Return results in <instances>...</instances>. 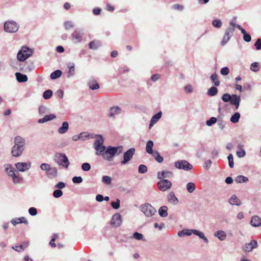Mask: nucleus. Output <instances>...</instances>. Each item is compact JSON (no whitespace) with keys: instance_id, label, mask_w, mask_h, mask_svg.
Segmentation results:
<instances>
[{"instance_id":"nucleus-1","label":"nucleus","mask_w":261,"mask_h":261,"mask_svg":"<svg viewBox=\"0 0 261 261\" xmlns=\"http://www.w3.org/2000/svg\"><path fill=\"white\" fill-rule=\"evenodd\" d=\"M25 141L23 138L19 136H17L14 138V145L12 147L11 153L13 156H19L23 149Z\"/></svg>"},{"instance_id":"nucleus-2","label":"nucleus","mask_w":261,"mask_h":261,"mask_svg":"<svg viewBox=\"0 0 261 261\" xmlns=\"http://www.w3.org/2000/svg\"><path fill=\"white\" fill-rule=\"evenodd\" d=\"M123 148L120 147H112L109 146L106 151L102 154V158L107 161H111L115 154H119L122 152Z\"/></svg>"},{"instance_id":"nucleus-3","label":"nucleus","mask_w":261,"mask_h":261,"mask_svg":"<svg viewBox=\"0 0 261 261\" xmlns=\"http://www.w3.org/2000/svg\"><path fill=\"white\" fill-rule=\"evenodd\" d=\"M55 161L60 165L68 168L70 163L67 156L63 153H57L55 155Z\"/></svg>"},{"instance_id":"nucleus-4","label":"nucleus","mask_w":261,"mask_h":261,"mask_svg":"<svg viewBox=\"0 0 261 261\" xmlns=\"http://www.w3.org/2000/svg\"><path fill=\"white\" fill-rule=\"evenodd\" d=\"M31 50L27 47H22L17 54V59L20 61H23L32 55Z\"/></svg>"},{"instance_id":"nucleus-5","label":"nucleus","mask_w":261,"mask_h":261,"mask_svg":"<svg viewBox=\"0 0 261 261\" xmlns=\"http://www.w3.org/2000/svg\"><path fill=\"white\" fill-rule=\"evenodd\" d=\"M174 166L176 168L189 171L192 169V165L186 160L178 161L175 162Z\"/></svg>"},{"instance_id":"nucleus-6","label":"nucleus","mask_w":261,"mask_h":261,"mask_svg":"<svg viewBox=\"0 0 261 261\" xmlns=\"http://www.w3.org/2000/svg\"><path fill=\"white\" fill-rule=\"evenodd\" d=\"M141 210L147 217H151L156 212L155 208L149 203L142 205Z\"/></svg>"},{"instance_id":"nucleus-7","label":"nucleus","mask_w":261,"mask_h":261,"mask_svg":"<svg viewBox=\"0 0 261 261\" xmlns=\"http://www.w3.org/2000/svg\"><path fill=\"white\" fill-rule=\"evenodd\" d=\"M4 30L6 32L13 33L18 30V26L14 22H6L4 24Z\"/></svg>"},{"instance_id":"nucleus-8","label":"nucleus","mask_w":261,"mask_h":261,"mask_svg":"<svg viewBox=\"0 0 261 261\" xmlns=\"http://www.w3.org/2000/svg\"><path fill=\"white\" fill-rule=\"evenodd\" d=\"M234 29L232 27H228L225 31L224 36L221 41V44L224 45L229 40L230 37L232 36Z\"/></svg>"},{"instance_id":"nucleus-9","label":"nucleus","mask_w":261,"mask_h":261,"mask_svg":"<svg viewBox=\"0 0 261 261\" xmlns=\"http://www.w3.org/2000/svg\"><path fill=\"white\" fill-rule=\"evenodd\" d=\"M171 182L167 179H162L158 183V187L162 191H166L171 187Z\"/></svg>"},{"instance_id":"nucleus-10","label":"nucleus","mask_w":261,"mask_h":261,"mask_svg":"<svg viewBox=\"0 0 261 261\" xmlns=\"http://www.w3.org/2000/svg\"><path fill=\"white\" fill-rule=\"evenodd\" d=\"M135 150L134 148H130L127 151L124 152L123 155V160L121 162V164H125L129 161L135 153Z\"/></svg>"},{"instance_id":"nucleus-11","label":"nucleus","mask_w":261,"mask_h":261,"mask_svg":"<svg viewBox=\"0 0 261 261\" xmlns=\"http://www.w3.org/2000/svg\"><path fill=\"white\" fill-rule=\"evenodd\" d=\"M257 247V241L252 240L249 243H246L243 248V250L245 252H249L253 249L256 248Z\"/></svg>"},{"instance_id":"nucleus-12","label":"nucleus","mask_w":261,"mask_h":261,"mask_svg":"<svg viewBox=\"0 0 261 261\" xmlns=\"http://www.w3.org/2000/svg\"><path fill=\"white\" fill-rule=\"evenodd\" d=\"M121 217L119 214H115L112 217L111 224L115 227H118L121 223Z\"/></svg>"},{"instance_id":"nucleus-13","label":"nucleus","mask_w":261,"mask_h":261,"mask_svg":"<svg viewBox=\"0 0 261 261\" xmlns=\"http://www.w3.org/2000/svg\"><path fill=\"white\" fill-rule=\"evenodd\" d=\"M240 101V96H238L236 94L232 95V98L230 100V103L231 105L234 106L236 109H238L239 108Z\"/></svg>"},{"instance_id":"nucleus-14","label":"nucleus","mask_w":261,"mask_h":261,"mask_svg":"<svg viewBox=\"0 0 261 261\" xmlns=\"http://www.w3.org/2000/svg\"><path fill=\"white\" fill-rule=\"evenodd\" d=\"M15 166L18 170L23 172L30 168L31 164L27 163H18L15 164Z\"/></svg>"},{"instance_id":"nucleus-15","label":"nucleus","mask_w":261,"mask_h":261,"mask_svg":"<svg viewBox=\"0 0 261 261\" xmlns=\"http://www.w3.org/2000/svg\"><path fill=\"white\" fill-rule=\"evenodd\" d=\"M72 40L75 43H79L82 40V34L80 31H75L72 35Z\"/></svg>"},{"instance_id":"nucleus-16","label":"nucleus","mask_w":261,"mask_h":261,"mask_svg":"<svg viewBox=\"0 0 261 261\" xmlns=\"http://www.w3.org/2000/svg\"><path fill=\"white\" fill-rule=\"evenodd\" d=\"M11 223L13 224V226H15L16 224L20 223H24L25 224H28V221L25 217H22L12 219L11 220Z\"/></svg>"},{"instance_id":"nucleus-17","label":"nucleus","mask_w":261,"mask_h":261,"mask_svg":"<svg viewBox=\"0 0 261 261\" xmlns=\"http://www.w3.org/2000/svg\"><path fill=\"white\" fill-rule=\"evenodd\" d=\"M173 176V173L169 171H163L159 172L158 173V178L164 179V178H170Z\"/></svg>"},{"instance_id":"nucleus-18","label":"nucleus","mask_w":261,"mask_h":261,"mask_svg":"<svg viewBox=\"0 0 261 261\" xmlns=\"http://www.w3.org/2000/svg\"><path fill=\"white\" fill-rule=\"evenodd\" d=\"M250 223L254 227H258L261 225V218L258 216H254L252 218Z\"/></svg>"},{"instance_id":"nucleus-19","label":"nucleus","mask_w":261,"mask_h":261,"mask_svg":"<svg viewBox=\"0 0 261 261\" xmlns=\"http://www.w3.org/2000/svg\"><path fill=\"white\" fill-rule=\"evenodd\" d=\"M56 116L55 114H51L45 115L43 118L38 120V122L39 123H43L48 121L51 120L56 118Z\"/></svg>"},{"instance_id":"nucleus-20","label":"nucleus","mask_w":261,"mask_h":261,"mask_svg":"<svg viewBox=\"0 0 261 261\" xmlns=\"http://www.w3.org/2000/svg\"><path fill=\"white\" fill-rule=\"evenodd\" d=\"M162 116V112H160L154 115L151 118L149 124V128H150L155 123H156Z\"/></svg>"},{"instance_id":"nucleus-21","label":"nucleus","mask_w":261,"mask_h":261,"mask_svg":"<svg viewBox=\"0 0 261 261\" xmlns=\"http://www.w3.org/2000/svg\"><path fill=\"white\" fill-rule=\"evenodd\" d=\"M88 85L91 90H97L99 88V84L95 80H90L88 83Z\"/></svg>"},{"instance_id":"nucleus-22","label":"nucleus","mask_w":261,"mask_h":261,"mask_svg":"<svg viewBox=\"0 0 261 261\" xmlns=\"http://www.w3.org/2000/svg\"><path fill=\"white\" fill-rule=\"evenodd\" d=\"M168 200L170 203L173 204H176L178 202L177 198L173 192H170L168 194Z\"/></svg>"},{"instance_id":"nucleus-23","label":"nucleus","mask_w":261,"mask_h":261,"mask_svg":"<svg viewBox=\"0 0 261 261\" xmlns=\"http://www.w3.org/2000/svg\"><path fill=\"white\" fill-rule=\"evenodd\" d=\"M15 75L17 80L19 82H25L28 80V77L25 74H21L19 72H16L15 73Z\"/></svg>"},{"instance_id":"nucleus-24","label":"nucleus","mask_w":261,"mask_h":261,"mask_svg":"<svg viewBox=\"0 0 261 261\" xmlns=\"http://www.w3.org/2000/svg\"><path fill=\"white\" fill-rule=\"evenodd\" d=\"M229 203L232 205H240L242 202L235 195H233L229 199Z\"/></svg>"},{"instance_id":"nucleus-25","label":"nucleus","mask_w":261,"mask_h":261,"mask_svg":"<svg viewBox=\"0 0 261 261\" xmlns=\"http://www.w3.org/2000/svg\"><path fill=\"white\" fill-rule=\"evenodd\" d=\"M110 111V112L109 116L110 117H114L116 114H118L120 113L121 109L118 107H114L111 108Z\"/></svg>"},{"instance_id":"nucleus-26","label":"nucleus","mask_w":261,"mask_h":261,"mask_svg":"<svg viewBox=\"0 0 261 261\" xmlns=\"http://www.w3.org/2000/svg\"><path fill=\"white\" fill-rule=\"evenodd\" d=\"M215 236L221 241H223L226 238V233L222 230H219L215 233Z\"/></svg>"},{"instance_id":"nucleus-27","label":"nucleus","mask_w":261,"mask_h":261,"mask_svg":"<svg viewBox=\"0 0 261 261\" xmlns=\"http://www.w3.org/2000/svg\"><path fill=\"white\" fill-rule=\"evenodd\" d=\"M153 146V142L151 140H149L147 142L146 146V152L149 154L153 153L152 147Z\"/></svg>"},{"instance_id":"nucleus-28","label":"nucleus","mask_w":261,"mask_h":261,"mask_svg":"<svg viewBox=\"0 0 261 261\" xmlns=\"http://www.w3.org/2000/svg\"><path fill=\"white\" fill-rule=\"evenodd\" d=\"M68 123L67 122H64L62 124V126L60 127L58 129V132L60 134H64L68 129Z\"/></svg>"},{"instance_id":"nucleus-29","label":"nucleus","mask_w":261,"mask_h":261,"mask_svg":"<svg viewBox=\"0 0 261 261\" xmlns=\"http://www.w3.org/2000/svg\"><path fill=\"white\" fill-rule=\"evenodd\" d=\"M168 207L166 206H163L159 210V215L162 217H165L167 216Z\"/></svg>"},{"instance_id":"nucleus-30","label":"nucleus","mask_w":261,"mask_h":261,"mask_svg":"<svg viewBox=\"0 0 261 261\" xmlns=\"http://www.w3.org/2000/svg\"><path fill=\"white\" fill-rule=\"evenodd\" d=\"M211 80L213 82L215 86H219L220 85V83L218 80V75L216 73L211 75Z\"/></svg>"},{"instance_id":"nucleus-31","label":"nucleus","mask_w":261,"mask_h":261,"mask_svg":"<svg viewBox=\"0 0 261 261\" xmlns=\"http://www.w3.org/2000/svg\"><path fill=\"white\" fill-rule=\"evenodd\" d=\"M62 75V71L59 70H57L52 72L50 75V79L55 80L60 77Z\"/></svg>"},{"instance_id":"nucleus-32","label":"nucleus","mask_w":261,"mask_h":261,"mask_svg":"<svg viewBox=\"0 0 261 261\" xmlns=\"http://www.w3.org/2000/svg\"><path fill=\"white\" fill-rule=\"evenodd\" d=\"M218 90L215 87H212L207 91V94L211 96H214L217 94Z\"/></svg>"},{"instance_id":"nucleus-33","label":"nucleus","mask_w":261,"mask_h":261,"mask_svg":"<svg viewBox=\"0 0 261 261\" xmlns=\"http://www.w3.org/2000/svg\"><path fill=\"white\" fill-rule=\"evenodd\" d=\"M103 143V138L101 136L98 137L94 143V148H96L97 147H99L100 146L102 145Z\"/></svg>"},{"instance_id":"nucleus-34","label":"nucleus","mask_w":261,"mask_h":261,"mask_svg":"<svg viewBox=\"0 0 261 261\" xmlns=\"http://www.w3.org/2000/svg\"><path fill=\"white\" fill-rule=\"evenodd\" d=\"M248 180L247 177L243 176V175H239L234 179V181L237 183H241L246 182Z\"/></svg>"},{"instance_id":"nucleus-35","label":"nucleus","mask_w":261,"mask_h":261,"mask_svg":"<svg viewBox=\"0 0 261 261\" xmlns=\"http://www.w3.org/2000/svg\"><path fill=\"white\" fill-rule=\"evenodd\" d=\"M99 46V42L96 41H92L89 44V47L91 49H97Z\"/></svg>"},{"instance_id":"nucleus-36","label":"nucleus","mask_w":261,"mask_h":261,"mask_svg":"<svg viewBox=\"0 0 261 261\" xmlns=\"http://www.w3.org/2000/svg\"><path fill=\"white\" fill-rule=\"evenodd\" d=\"M152 155L158 162L160 163L163 162V158L160 155L158 151L153 152Z\"/></svg>"},{"instance_id":"nucleus-37","label":"nucleus","mask_w":261,"mask_h":261,"mask_svg":"<svg viewBox=\"0 0 261 261\" xmlns=\"http://www.w3.org/2000/svg\"><path fill=\"white\" fill-rule=\"evenodd\" d=\"M240 117V113L238 112H236L231 116L230 118V121L232 123H236L239 121Z\"/></svg>"},{"instance_id":"nucleus-38","label":"nucleus","mask_w":261,"mask_h":261,"mask_svg":"<svg viewBox=\"0 0 261 261\" xmlns=\"http://www.w3.org/2000/svg\"><path fill=\"white\" fill-rule=\"evenodd\" d=\"M187 189L188 191L191 193L195 190V186L193 182H189L187 185Z\"/></svg>"},{"instance_id":"nucleus-39","label":"nucleus","mask_w":261,"mask_h":261,"mask_svg":"<svg viewBox=\"0 0 261 261\" xmlns=\"http://www.w3.org/2000/svg\"><path fill=\"white\" fill-rule=\"evenodd\" d=\"M96 151V154L97 155H102L103 152L106 151V148L103 145H101L99 147H97L95 148Z\"/></svg>"},{"instance_id":"nucleus-40","label":"nucleus","mask_w":261,"mask_h":261,"mask_svg":"<svg viewBox=\"0 0 261 261\" xmlns=\"http://www.w3.org/2000/svg\"><path fill=\"white\" fill-rule=\"evenodd\" d=\"M192 230L186 229V230H183L181 231L178 232V234L180 237L183 236L184 235L190 236L192 234Z\"/></svg>"},{"instance_id":"nucleus-41","label":"nucleus","mask_w":261,"mask_h":261,"mask_svg":"<svg viewBox=\"0 0 261 261\" xmlns=\"http://www.w3.org/2000/svg\"><path fill=\"white\" fill-rule=\"evenodd\" d=\"M53 95V92L50 90H47L44 92L43 94V97L45 99H49Z\"/></svg>"},{"instance_id":"nucleus-42","label":"nucleus","mask_w":261,"mask_h":261,"mask_svg":"<svg viewBox=\"0 0 261 261\" xmlns=\"http://www.w3.org/2000/svg\"><path fill=\"white\" fill-rule=\"evenodd\" d=\"M57 174V169L56 167H50L48 171H47L48 175L55 176Z\"/></svg>"},{"instance_id":"nucleus-43","label":"nucleus","mask_w":261,"mask_h":261,"mask_svg":"<svg viewBox=\"0 0 261 261\" xmlns=\"http://www.w3.org/2000/svg\"><path fill=\"white\" fill-rule=\"evenodd\" d=\"M250 69L256 72L259 70V65L257 62H253L251 64L250 66Z\"/></svg>"},{"instance_id":"nucleus-44","label":"nucleus","mask_w":261,"mask_h":261,"mask_svg":"<svg viewBox=\"0 0 261 261\" xmlns=\"http://www.w3.org/2000/svg\"><path fill=\"white\" fill-rule=\"evenodd\" d=\"M232 98V95H230L229 94L225 93L222 96V99L224 102H228L230 101Z\"/></svg>"},{"instance_id":"nucleus-45","label":"nucleus","mask_w":261,"mask_h":261,"mask_svg":"<svg viewBox=\"0 0 261 261\" xmlns=\"http://www.w3.org/2000/svg\"><path fill=\"white\" fill-rule=\"evenodd\" d=\"M102 181L107 185H110L111 184L112 178L109 176L105 175L103 176Z\"/></svg>"},{"instance_id":"nucleus-46","label":"nucleus","mask_w":261,"mask_h":261,"mask_svg":"<svg viewBox=\"0 0 261 261\" xmlns=\"http://www.w3.org/2000/svg\"><path fill=\"white\" fill-rule=\"evenodd\" d=\"M212 24L214 27L220 28L222 26V22L219 19H215L213 21Z\"/></svg>"},{"instance_id":"nucleus-47","label":"nucleus","mask_w":261,"mask_h":261,"mask_svg":"<svg viewBox=\"0 0 261 261\" xmlns=\"http://www.w3.org/2000/svg\"><path fill=\"white\" fill-rule=\"evenodd\" d=\"M63 195V192L59 189V190H56L53 192V196L55 198H59L61 197Z\"/></svg>"},{"instance_id":"nucleus-48","label":"nucleus","mask_w":261,"mask_h":261,"mask_svg":"<svg viewBox=\"0 0 261 261\" xmlns=\"http://www.w3.org/2000/svg\"><path fill=\"white\" fill-rule=\"evenodd\" d=\"M120 200L118 199H116V201H113L111 202V206L114 209H118L120 206Z\"/></svg>"},{"instance_id":"nucleus-49","label":"nucleus","mask_w":261,"mask_h":261,"mask_svg":"<svg viewBox=\"0 0 261 261\" xmlns=\"http://www.w3.org/2000/svg\"><path fill=\"white\" fill-rule=\"evenodd\" d=\"M68 67L69 68V72L68 73V77H70V76L72 75L74 72V65L73 63L69 64L68 65Z\"/></svg>"},{"instance_id":"nucleus-50","label":"nucleus","mask_w":261,"mask_h":261,"mask_svg":"<svg viewBox=\"0 0 261 261\" xmlns=\"http://www.w3.org/2000/svg\"><path fill=\"white\" fill-rule=\"evenodd\" d=\"M74 24L72 22L68 21L64 23V27L66 30H70L73 28Z\"/></svg>"},{"instance_id":"nucleus-51","label":"nucleus","mask_w":261,"mask_h":261,"mask_svg":"<svg viewBox=\"0 0 261 261\" xmlns=\"http://www.w3.org/2000/svg\"><path fill=\"white\" fill-rule=\"evenodd\" d=\"M147 171V167L144 165H140L139 167L138 171L141 173H145Z\"/></svg>"},{"instance_id":"nucleus-52","label":"nucleus","mask_w":261,"mask_h":261,"mask_svg":"<svg viewBox=\"0 0 261 261\" xmlns=\"http://www.w3.org/2000/svg\"><path fill=\"white\" fill-rule=\"evenodd\" d=\"M217 121V119L215 117H211L209 120H207L206 124L208 126H211L213 124H215Z\"/></svg>"},{"instance_id":"nucleus-53","label":"nucleus","mask_w":261,"mask_h":261,"mask_svg":"<svg viewBox=\"0 0 261 261\" xmlns=\"http://www.w3.org/2000/svg\"><path fill=\"white\" fill-rule=\"evenodd\" d=\"M227 159L228 160V163H229V166L230 168H232L233 167L234 164H233V156L231 154H230L228 157Z\"/></svg>"},{"instance_id":"nucleus-54","label":"nucleus","mask_w":261,"mask_h":261,"mask_svg":"<svg viewBox=\"0 0 261 261\" xmlns=\"http://www.w3.org/2000/svg\"><path fill=\"white\" fill-rule=\"evenodd\" d=\"M82 168L84 171H88L90 169L91 166L89 163H85L82 164Z\"/></svg>"},{"instance_id":"nucleus-55","label":"nucleus","mask_w":261,"mask_h":261,"mask_svg":"<svg viewBox=\"0 0 261 261\" xmlns=\"http://www.w3.org/2000/svg\"><path fill=\"white\" fill-rule=\"evenodd\" d=\"M72 181L74 183L80 184L83 181V179L81 176H74L72 178Z\"/></svg>"},{"instance_id":"nucleus-56","label":"nucleus","mask_w":261,"mask_h":261,"mask_svg":"<svg viewBox=\"0 0 261 261\" xmlns=\"http://www.w3.org/2000/svg\"><path fill=\"white\" fill-rule=\"evenodd\" d=\"M13 181L15 184L19 183L21 180L22 178L20 177L19 176L16 175V174L14 175V176H12Z\"/></svg>"},{"instance_id":"nucleus-57","label":"nucleus","mask_w":261,"mask_h":261,"mask_svg":"<svg viewBox=\"0 0 261 261\" xmlns=\"http://www.w3.org/2000/svg\"><path fill=\"white\" fill-rule=\"evenodd\" d=\"M50 167V166L49 164H46V163L42 164L40 166V168L42 170L48 171Z\"/></svg>"},{"instance_id":"nucleus-58","label":"nucleus","mask_w":261,"mask_h":261,"mask_svg":"<svg viewBox=\"0 0 261 261\" xmlns=\"http://www.w3.org/2000/svg\"><path fill=\"white\" fill-rule=\"evenodd\" d=\"M229 70L227 67H223L221 69V74L223 75H226L229 73Z\"/></svg>"},{"instance_id":"nucleus-59","label":"nucleus","mask_w":261,"mask_h":261,"mask_svg":"<svg viewBox=\"0 0 261 261\" xmlns=\"http://www.w3.org/2000/svg\"><path fill=\"white\" fill-rule=\"evenodd\" d=\"M29 213L32 216H35L37 213V211L36 208L32 207L29 208Z\"/></svg>"},{"instance_id":"nucleus-60","label":"nucleus","mask_w":261,"mask_h":261,"mask_svg":"<svg viewBox=\"0 0 261 261\" xmlns=\"http://www.w3.org/2000/svg\"><path fill=\"white\" fill-rule=\"evenodd\" d=\"M133 236L134 238H135L136 240H140L142 239L143 238V235L141 233H139L137 232H136L134 233Z\"/></svg>"},{"instance_id":"nucleus-61","label":"nucleus","mask_w":261,"mask_h":261,"mask_svg":"<svg viewBox=\"0 0 261 261\" xmlns=\"http://www.w3.org/2000/svg\"><path fill=\"white\" fill-rule=\"evenodd\" d=\"M197 236H198L200 238L203 239L205 243H207L208 242L207 239L204 236L203 232L200 231L198 234Z\"/></svg>"},{"instance_id":"nucleus-62","label":"nucleus","mask_w":261,"mask_h":261,"mask_svg":"<svg viewBox=\"0 0 261 261\" xmlns=\"http://www.w3.org/2000/svg\"><path fill=\"white\" fill-rule=\"evenodd\" d=\"M254 45L256 47V49H261V40L260 39H258L255 42Z\"/></svg>"},{"instance_id":"nucleus-63","label":"nucleus","mask_w":261,"mask_h":261,"mask_svg":"<svg viewBox=\"0 0 261 261\" xmlns=\"http://www.w3.org/2000/svg\"><path fill=\"white\" fill-rule=\"evenodd\" d=\"M6 170L8 175L11 177L14 176V175L15 174L14 171L12 169V168H7Z\"/></svg>"},{"instance_id":"nucleus-64","label":"nucleus","mask_w":261,"mask_h":261,"mask_svg":"<svg viewBox=\"0 0 261 261\" xmlns=\"http://www.w3.org/2000/svg\"><path fill=\"white\" fill-rule=\"evenodd\" d=\"M243 39L246 42H249L251 41V37L250 35L246 34L243 35Z\"/></svg>"}]
</instances>
